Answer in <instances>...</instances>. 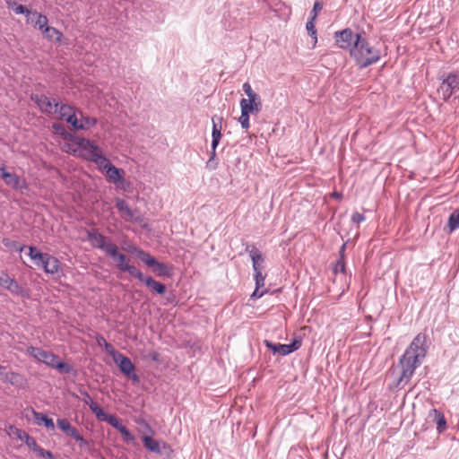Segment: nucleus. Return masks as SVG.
Masks as SVG:
<instances>
[{
	"instance_id": "nucleus-1",
	"label": "nucleus",
	"mask_w": 459,
	"mask_h": 459,
	"mask_svg": "<svg viewBox=\"0 0 459 459\" xmlns=\"http://www.w3.org/2000/svg\"><path fill=\"white\" fill-rule=\"evenodd\" d=\"M31 100L35 101L42 112L65 119L74 130H88L97 124L96 118L85 117L81 111L74 110L69 105L59 107L55 100H51L45 95H33Z\"/></svg>"
},
{
	"instance_id": "nucleus-2",
	"label": "nucleus",
	"mask_w": 459,
	"mask_h": 459,
	"mask_svg": "<svg viewBox=\"0 0 459 459\" xmlns=\"http://www.w3.org/2000/svg\"><path fill=\"white\" fill-rule=\"evenodd\" d=\"M426 342V334L419 333L406 349L399 360L401 376L398 379V385L407 384L413 376L415 369L420 365V359L427 353Z\"/></svg>"
},
{
	"instance_id": "nucleus-3",
	"label": "nucleus",
	"mask_w": 459,
	"mask_h": 459,
	"mask_svg": "<svg viewBox=\"0 0 459 459\" xmlns=\"http://www.w3.org/2000/svg\"><path fill=\"white\" fill-rule=\"evenodd\" d=\"M62 150L91 160L97 165L107 164V158L103 156L100 147L93 142L84 138L74 137L71 143H64Z\"/></svg>"
},
{
	"instance_id": "nucleus-4",
	"label": "nucleus",
	"mask_w": 459,
	"mask_h": 459,
	"mask_svg": "<svg viewBox=\"0 0 459 459\" xmlns=\"http://www.w3.org/2000/svg\"><path fill=\"white\" fill-rule=\"evenodd\" d=\"M350 56L359 67L366 68L379 61L380 51L371 47L360 34H356L355 41L350 49Z\"/></svg>"
},
{
	"instance_id": "nucleus-5",
	"label": "nucleus",
	"mask_w": 459,
	"mask_h": 459,
	"mask_svg": "<svg viewBox=\"0 0 459 459\" xmlns=\"http://www.w3.org/2000/svg\"><path fill=\"white\" fill-rule=\"evenodd\" d=\"M26 353L39 362H42L50 368H56L61 373H69L71 367L61 361L56 354L42 350L41 348L30 346L26 350Z\"/></svg>"
},
{
	"instance_id": "nucleus-6",
	"label": "nucleus",
	"mask_w": 459,
	"mask_h": 459,
	"mask_svg": "<svg viewBox=\"0 0 459 459\" xmlns=\"http://www.w3.org/2000/svg\"><path fill=\"white\" fill-rule=\"evenodd\" d=\"M127 250L130 253H134L136 256L140 260H142L147 266L153 267V272L158 276H169L171 274V270L167 264L158 262L153 256H152L149 253L143 251V249L132 247Z\"/></svg>"
},
{
	"instance_id": "nucleus-7",
	"label": "nucleus",
	"mask_w": 459,
	"mask_h": 459,
	"mask_svg": "<svg viewBox=\"0 0 459 459\" xmlns=\"http://www.w3.org/2000/svg\"><path fill=\"white\" fill-rule=\"evenodd\" d=\"M437 91L445 101L454 95L456 97L459 93V72L445 74Z\"/></svg>"
},
{
	"instance_id": "nucleus-8",
	"label": "nucleus",
	"mask_w": 459,
	"mask_h": 459,
	"mask_svg": "<svg viewBox=\"0 0 459 459\" xmlns=\"http://www.w3.org/2000/svg\"><path fill=\"white\" fill-rule=\"evenodd\" d=\"M88 240L93 247L99 248L106 252L108 255H115L116 244L110 241L107 237L97 231L88 232Z\"/></svg>"
},
{
	"instance_id": "nucleus-9",
	"label": "nucleus",
	"mask_w": 459,
	"mask_h": 459,
	"mask_svg": "<svg viewBox=\"0 0 459 459\" xmlns=\"http://www.w3.org/2000/svg\"><path fill=\"white\" fill-rule=\"evenodd\" d=\"M114 362L119 368L120 371L131 379L134 383H139V377L135 374V367L129 358L120 353L117 355V358L114 359Z\"/></svg>"
},
{
	"instance_id": "nucleus-10",
	"label": "nucleus",
	"mask_w": 459,
	"mask_h": 459,
	"mask_svg": "<svg viewBox=\"0 0 459 459\" xmlns=\"http://www.w3.org/2000/svg\"><path fill=\"white\" fill-rule=\"evenodd\" d=\"M264 342L273 353H279L282 356L297 351L301 346V341L299 340H294L290 344L273 343L268 340H265Z\"/></svg>"
},
{
	"instance_id": "nucleus-11",
	"label": "nucleus",
	"mask_w": 459,
	"mask_h": 459,
	"mask_svg": "<svg viewBox=\"0 0 459 459\" xmlns=\"http://www.w3.org/2000/svg\"><path fill=\"white\" fill-rule=\"evenodd\" d=\"M334 39L339 48L351 49L355 41V35L351 29H344L334 33Z\"/></svg>"
},
{
	"instance_id": "nucleus-12",
	"label": "nucleus",
	"mask_w": 459,
	"mask_h": 459,
	"mask_svg": "<svg viewBox=\"0 0 459 459\" xmlns=\"http://www.w3.org/2000/svg\"><path fill=\"white\" fill-rule=\"evenodd\" d=\"M58 428L67 436L73 437L77 442H80L82 445H87V442L82 437V436L79 433L78 429L71 425V423L66 419H58L57 421Z\"/></svg>"
},
{
	"instance_id": "nucleus-13",
	"label": "nucleus",
	"mask_w": 459,
	"mask_h": 459,
	"mask_svg": "<svg viewBox=\"0 0 459 459\" xmlns=\"http://www.w3.org/2000/svg\"><path fill=\"white\" fill-rule=\"evenodd\" d=\"M116 429H117L123 436V439L126 442H132L134 440V437L131 432L122 424L121 420L114 414H108L105 420Z\"/></svg>"
},
{
	"instance_id": "nucleus-14",
	"label": "nucleus",
	"mask_w": 459,
	"mask_h": 459,
	"mask_svg": "<svg viewBox=\"0 0 459 459\" xmlns=\"http://www.w3.org/2000/svg\"><path fill=\"white\" fill-rule=\"evenodd\" d=\"M116 429H117L123 436V439L126 442H132L134 440V437L131 432L122 424L121 420L114 414H108L105 420Z\"/></svg>"
},
{
	"instance_id": "nucleus-15",
	"label": "nucleus",
	"mask_w": 459,
	"mask_h": 459,
	"mask_svg": "<svg viewBox=\"0 0 459 459\" xmlns=\"http://www.w3.org/2000/svg\"><path fill=\"white\" fill-rule=\"evenodd\" d=\"M116 207L126 221L132 222L138 221V218L135 217V212L129 207L126 201L119 198L116 199Z\"/></svg>"
},
{
	"instance_id": "nucleus-16",
	"label": "nucleus",
	"mask_w": 459,
	"mask_h": 459,
	"mask_svg": "<svg viewBox=\"0 0 459 459\" xmlns=\"http://www.w3.org/2000/svg\"><path fill=\"white\" fill-rule=\"evenodd\" d=\"M99 169L106 173L108 180L117 183L122 179V170L113 166L107 159V164L98 165Z\"/></svg>"
},
{
	"instance_id": "nucleus-17",
	"label": "nucleus",
	"mask_w": 459,
	"mask_h": 459,
	"mask_svg": "<svg viewBox=\"0 0 459 459\" xmlns=\"http://www.w3.org/2000/svg\"><path fill=\"white\" fill-rule=\"evenodd\" d=\"M0 170L2 171L1 178L7 186L15 189L24 186L25 183L19 176L5 171L4 168H0Z\"/></svg>"
},
{
	"instance_id": "nucleus-18",
	"label": "nucleus",
	"mask_w": 459,
	"mask_h": 459,
	"mask_svg": "<svg viewBox=\"0 0 459 459\" xmlns=\"http://www.w3.org/2000/svg\"><path fill=\"white\" fill-rule=\"evenodd\" d=\"M212 147L213 150L216 149L217 145L219 144V142H220V139L221 137V120H222V117H217V116H214L212 117Z\"/></svg>"
},
{
	"instance_id": "nucleus-19",
	"label": "nucleus",
	"mask_w": 459,
	"mask_h": 459,
	"mask_svg": "<svg viewBox=\"0 0 459 459\" xmlns=\"http://www.w3.org/2000/svg\"><path fill=\"white\" fill-rule=\"evenodd\" d=\"M240 108L249 114H257L262 108V102L261 100L251 102L250 100L242 99L240 100Z\"/></svg>"
},
{
	"instance_id": "nucleus-20",
	"label": "nucleus",
	"mask_w": 459,
	"mask_h": 459,
	"mask_svg": "<svg viewBox=\"0 0 459 459\" xmlns=\"http://www.w3.org/2000/svg\"><path fill=\"white\" fill-rule=\"evenodd\" d=\"M41 268H43L46 273L55 274L60 269V262L57 258L49 255Z\"/></svg>"
},
{
	"instance_id": "nucleus-21",
	"label": "nucleus",
	"mask_w": 459,
	"mask_h": 459,
	"mask_svg": "<svg viewBox=\"0 0 459 459\" xmlns=\"http://www.w3.org/2000/svg\"><path fill=\"white\" fill-rule=\"evenodd\" d=\"M30 22H33L35 27H38L41 33L45 31V28L49 26L47 16L38 13L37 11H33L31 19L30 18Z\"/></svg>"
},
{
	"instance_id": "nucleus-22",
	"label": "nucleus",
	"mask_w": 459,
	"mask_h": 459,
	"mask_svg": "<svg viewBox=\"0 0 459 459\" xmlns=\"http://www.w3.org/2000/svg\"><path fill=\"white\" fill-rule=\"evenodd\" d=\"M6 4L8 8L13 9V11L16 14H25L27 16V22H30V17L31 16L33 11L29 10L26 6L22 4H18L16 2L13 0H6Z\"/></svg>"
},
{
	"instance_id": "nucleus-23",
	"label": "nucleus",
	"mask_w": 459,
	"mask_h": 459,
	"mask_svg": "<svg viewBox=\"0 0 459 459\" xmlns=\"http://www.w3.org/2000/svg\"><path fill=\"white\" fill-rule=\"evenodd\" d=\"M32 414L34 417V420L38 425L43 424L46 428L54 429L55 424L52 419L48 418L47 415L38 412L36 411H32Z\"/></svg>"
},
{
	"instance_id": "nucleus-24",
	"label": "nucleus",
	"mask_w": 459,
	"mask_h": 459,
	"mask_svg": "<svg viewBox=\"0 0 459 459\" xmlns=\"http://www.w3.org/2000/svg\"><path fill=\"white\" fill-rule=\"evenodd\" d=\"M142 439H143V445L146 449H148L151 452L157 453V454L161 453V451H160L161 446H160V441L155 440L152 437L146 436V435L143 436Z\"/></svg>"
},
{
	"instance_id": "nucleus-25",
	"label": "nucleus",
	"mask_w": 459,
	"mask_h": 459,
	"mask_svg": "<svg viewBox=\"0 0 459 459\" xmlns=\"http://www.w3.org/2000/svg\"><path fill=\"white\" fill-rule=\"evenodd\" d=\"M147 287L151 288L152 291L162 295L166 291V286L159 281H156L152 277H147L143 280Z\"/></svg>"
},
{
	"instance_id": "nucleus-26",
	"label": "nucleus",
	"mask_w": 459,
	"mask_h": 459,
	"mask_svg": "<svg viewBox=\"0 0 459 459\" xmlns=\"http://www.w3.org/2000/svg\"><path fill=\"white\" fill-rule=\"evenodd\" d=\"M42 34L46 39L49 40H54L56 42H60L63 38V33L57 29L51 26L45 28V31L42 32Z\"/></svg>"
},
{
	"instance_id": "nucleus-27",
	"label": "nucleus",
	"mask_w": 459,
	"mask_h": 459,
	"mask_svg": "<svg viewBox=\"0 0 459 459\" xmlns=\"http://www.w3.org/2000/svg\"><path fill=\"white\" fill-rule=\"evenodd\" d=\"M5 431L9 437H15L23 442L27 436L29 435L26 431L20 429L13 425H9L6 428Z\"/></svg>"
},
{
	"instance_id": "nucleus-28",
	"label": "nucleus",
	"mask_w": 459,
	"mask_h": 459,
	"mask_svg": "<svg viewBox=\"0 0 459 459\" xmlns=\"http://www.w3.org/2000/svg\"><path fill=\"white\" fill-rule=\"evenodd\" d=\"M432 415L434 420L437 422L438 432H442L443 430H445L446 427V420L444 415L436 409L430 411L429 416L431 417Z\"/></svg>"
},
{
	"instance_id": "nucleus-29",
	"label": "nucleus",
	"mask_w": 459,
	"mask_h": 459,
	"mask_svg": "<svg viewBox=\"0 0 459 459\" xmlns=\"http://www.w3.org/2000/svg\"><path fill=\"white\" fill-rule=\"evenodd\" d=\"M4 381L10 383L13 385H18L22 384L23 377L22 375L16 373V372H6L4 374V377H2Z\"/></svg>"
},
{
	"instance_id": "nucleus-30",
	"label": "nucleus",
	"mask_w": 459,
	"mask_h": 459,
	"mask_svg": "<svg viewBox=\"0 0 459 459\" xmlns=\"http://www.w3.org/2000/svg\"><path fill=\"white\" fill-rule=\"evenodd\" d=\"M116 254L115 255H109L116 262H117V268L121 271V272H124V267L125 266H128L129 264L127 263L126 261V256L121 253H118V248L116 246Z\"/></svg>"
},
{
	"instance_id": "nucleus-31",
	"label": "nucleus",
	"mask_w": 459,
	"mask_h": 459,
	"mask_svg": "<svg viewBox=\"0 0 459 459\" xmlns=\"http://www.w3.org/2000/svg\"><path fill=\"white\" fill-rule=\"evenodd\" d=\"M315 16H312L311 19L307 21L306 24V29L308 34L313 38V48H315L317 43V31L315 26Z\"/></svg>"
},
{
	"instance_id": "nucleus-32",
	"label": "nucleus",
	"mask_w": 459,
	"mask_h": 459,
	"mask_svg": "<svg viewBox=\"0 0 459 459\" xmlns=\"http://www.w3.org/2000/svg\"><path fill=\"white\" fill-rule=\"evenodd\" d=\"M53 129L56 134H60L64 138V143H71L72 139L74 138L70 133H68L65 127L59 124H53Z\"/></svg>"
},
{
	"instance_id": "nucleus-33",
	"label": "nucleus",
	"mask_w": 459,
	"mask_h": 459,
	"mask_svg": "<svg viewBox=\"0 0 459 459\" xmlns=\"http://www.w3.org/2000/svg\"><path fill=\"white\" fill-rule=\"evenodd\" d=\"M90 409L99 420L104 421L108 414L95 402H91Z\"/></svg>"
},
{
	"instance_id": "nucleus-34",
	"label": "nucleus",
	"mask_w": 459,
	"mask_h": 459,
	"mask_svg": "<svg viewBox=\"0 0 459 459\" xmlns=\"http://www.w3.org/2000/svg\"><path fill=\"white\" fill-rule=\"evenodd\" d=\"M242 88L247 96V100H250L251 102H254L255 100H261L260 97L253 91L251 85L248 82H245Z\"/></svg>"
},
{
	"instance_id": "nucleus-35",
	"label": "nucleus",
	"mask_w": 459,
	"mask_h": 459,
	"mask_svg": "<svg viewBox=\"0 0 459 459\" xmlns=\"http://www.w3.org/2000/svg\"><path fill=\"white\" fill-rule=\"evenodd\" d=\"M448 227H449L450 232L454 231L455 230H456L459 227V209L455 211L449 216Z\"/></svg>"
},
{
	"instance_id": "nucleus-36",
	"label": "nucleus",
	"mask_w": 459,
	"mask_h": 459,
	"mask_svg": "<svg viewBox=\"0 0 459 459\" xmlns=\"http://www.w3.org/2000/svg\"><path fill=\"white\" fill-rule=\"evenodd\" d=\"M6 289L13 294L24 296L23 288L14 279L11 281Z\"/></svg>"
},
{
	"instance_id": "nucleus-37",
	"label": "nucleus",
	"mask_w": 459,
	"mask_h": 459,
	"mask_svg": "<svg viewBox=\"0 0 459 459\" xmlns=\"http://www.w3.org/2000/svg\"><path fill=\"white\" fill-rule=\"evenodd\" d=\"M123 269L124 272L129 273L133 277L138 279L141 281H143V280L145 279L143 277V273L134 265L129 264L128 266H125Z\"/></svg>"
},
{
	"instance_id": "nucleus-38",
	"label": "nucleus",
	"mask_w": 459,
	"mask_h": 459,
	"mask_svg": "<svg viewBox=\"0 0 459 459\" xmlns=\"http://www.w3.org/2000/svg\"><path fill=\"white\" fill-rule=\"evenodd\" d=\"M24 443L28 446L29 448H30L37 455L39 453V450H41V448H42L41 446H39L37 444L36 440L30 435L27 436V437L24 440Z\"/></svg>"
},
{
	"instance_id": "nucleus-39",
	"label": "nucleus",
	"mask_w": 459,
	"mask_h": 459,
	"mask_svg": "<svg viewBox=\"0 0 459 459\" xmlns=\"http://www.w3.org/2000/svg\"><path fill=\"white\" fill-rule=\"evenodd\" d=\"M249 116L250 114L246 112V111H243L241 110V115L238 118V122L240 123L241 126L245 129V130H248L249 127H250V124H249Z\"/></svg>"
},
{
	"instance_id": "nucleus-40",
	"label": "nucleus",
	"mask_w": 459,
	"mask_h": 459,
	"mask_svg": "<svg viewBox=\"0 0 459 459\" xmlns=\"http://www.w3.org/2000/svg\"><path fill=\"white\" fill-rule=\"evenodd\" d=\"M254 277L255 281V287H257V289L264 288L266 274H264L263 272H256V273H254Z\"/></svg>"
},
{
	"instance_id": "nucleus-41",
	"label": "nucleus",
	"mask_w": 459,
	"mask_h": 459,
	"mask_svg": "<svg viewBox=\"0 0 459 459\" xmlns=\"http://www.w3.org/2000/svg\"><path fill=\"white\" fill-rule=\"evenodd\" d=\"M249 253H250V257H251L253 263H255V261L256 263L264 262L263 255L260 253V251L256 247H252V249L250 250Z\"/></svg>"
},
{
	"instance_id": "nucleus-42",
	"label": "nucleus",
	"mask_w": 459,
	"mask_h": 459,
	"mask_svg": "<svg viewBox=\"0 0 459 459\" xmlns=\"http://www.w3.org/2000/svg\"><path fill=\"white\" fill-rule=\"evenodd\" d=\"M106 351L112 357L113 360L117 358V355H119L120 352L117 351L113 345H111L109 342H105L103 345Z\"/></svg>"
},
{
	"instance_id": "nucleus-43",
	"label": "nucleus",
	"mask_w": 459,
	"mask_h": 459,
	"mask_svg": "<svg viewBox=\"0 0 459 459\" xmlns=\"http://www.w3.org/2000/svg\"><path fill=\"white\" fill-rule=\"evenodd\" d=\"M13 279L6 273L2 272L0 273V285L6 289Z\"/></svg>"
},
{
	"instance_id": "nucleus-44",
	"label": "nucleus",
	"mask_w": 459,
	"mask_h": 459,
	"mask_svg": "<svg viewBox=\"0 0 459 459\" xmlns=\"http://www.w3.org/2000/svg\"><path fill=\"white\" fill-rule=\"evenodd\" d=\"M29 256L31 260L41 257V252L35 247H29Z\"/></svg>"
},
{
	"instance_id": "nucleus-45",
	"label": "nucleus",
	"mask_w": 459,
	"mask_h": 459,
	"mask_svg": "<svg viewBox=\"0 0 459 459\" xmlns=\"http://www.w3.org/2000/svg\"><path fill=\"white\" fill-rule=\"evenodd\" d=\"M334 272L335 273H344L345 272V263L343 258H340L334 266Z\"/></svg>"
},
{
	"instance_id": "nucleus-46",
	"label": "nucleus",
	"mask_w": 459,
	"mask_h": 459,
	"mask_svg": "<svg viewBox=\"0 0 459 459\" xmlns=\"http://www.w3.org/2000/svg\"><path fill=\"white\" fill-rule=\"evenodd\" d=\"M49 255V254H47V253H42L41 252V257L39 258H34L32 261L34 262V264L39 266V267H42L44 263H45V260H47V257Z\"/></svg>"
},
{
	"instance_id": "nucleus-47",
	"label": "nucleus",
	"mask_w": 459,
	"mask_h": 459,
	"mask_svg": "<svg viewBox=\"0 0 459 459\" xmlns=\"http://www.w3.org/2000/svg\"><path fill=\"white\" fill-rule=\"evenodd\" d=\"M351 221L354 222V223H360L362 221H365V216L358 212H354L351 216Z\"/></svg>"
},
{
	"instance_id": "nucleus-48",
	"label": "nucleus",
	"mask_w": 459,
	"mask_h": 459,
	"mask_svg": "<svg viewBox=\"0 0 459 459\" xmlns=\"http://www.w3.org/2000/svg\"><path fill=\"white\" fill-rule=\"evenodd\" d=\"M38 455L39 457H44V458H48V459H56L50 451L45 450L44 448H41V450H39V453L38 454Z\"/></svg>"
},
{
	"instance_id": "nucleus-49",
	"label": "nucleus",
	"mask_w": 459,
	"mask_h": 459,
	"mask_svg": "<svg viewBox=\"0 0 459 459\" xmlns=\"http://www.w3.org/2000/svg\"><path fill=\"white\" fill-rule=\"evenodd\" d=\"M323 4L319 1H316L313 7V15L316 19L317 13L322 10Z\"/></svg>"
},
{
	"instance_id": "nucleus-50",
	"label": "nucleus",
	"mask_w": 459,
	"mask_h": 459,
	"mask_svg": "<svg viewBox=\"0 0 459 459\" xmlns=\"http://www.w3.org/2000/svg\"><path fill=\"white\" fill-rule=\"evenodd\" d=\"M265 292H266V290H262V291H260V289H257V287H255V291L253 292V294L251 295V297H252V298H260V297H262Z\"/></svg>"
},
{
	"instance_id": "nucleus-51",
	"label": "nucleus",
	"mask_w": 459,
	"mask_h": 459,
	"mask_svg": "<svg viewBox=\"0 0 459 459\" xmlns=\"http://www.w3.org/2000/svg\"><path fill=\"white\" fill-rule=\"evenodd\" d=\"M262 264L263 263H256L255 261V263H253L254 273H256V272H262V270H263Z\"/></svg>"
},
{
	"instance_id": "nucleus-52",
	"label": "nucleus",
	"mask_w": 459,
	"mask_h": 459,
	"mask_svg": "<svg viewBox=\"0 0 459 459\" xmlns=\"http://www.w3.org/2000/svg\"><path fill=\"white\" fill-rule=\"evenodd\" d=\"M83 396H84L83 397L84 403L90 407L91 402H93V400L91 399V397L90 396V394L88 393H84Z\"/></svg>"
},
{
	"instance_id": "nucleus-53",
	"label": "nucleus",
	"mask_w": 459,
	"mask_h": 459,
	"mask_svg": "<svg viewBox=\"0 0 459 459\" xmlns=\"http://www.w3.org/2000/svg\"><path fill=\"white\" fill-rule=\"evenodd\" d=\"M96 341L100 346H103L107 342L106 339L101 335L97 336Z\"/></svg>"
},
{
	"instance_id": "nucleus-54",
	"label": "nucleus",
	"mask_w": 459,
	"mask_h": 459,
	"mask_svg": "<svg viewBox=\"0 0 459 459\" xmlns=\"http://www.w3.org/2000/svg\"><path fill=\"white\" fill-rule=\"evenodd\" d=\"M159 353L156 352V351H153L150 354V357L154 360V361H158L159 360Z\"/></svg>"
},
{
	"instance_id": "nucleus-55",
	"label": "nucleus",
	"mask_w": 459,
	"mask_h": 459,
	"mask_svg": "<svg viewBox=\"0 0 459 459\" xmlns=\"http://www.w3.org/2000/svg\"><path fill=\"white\" fill-rule=\"evenodd\" d=\"M332 196H333V198H336V199H341L342 195V194H341V193L333 192V193L332 194Z\"/></svg>"
},
{
	"instance_id": "nucleus-56",
	"label": "nucleus",
	"mask_w": 459,
	"mask_h": 459,
	"mask_svg": "<svg viewBox=\"0 0 459 459\" xmlns=\"http://www.w3.org/2000/svg\"><path fill=\"white\" fill-rule=\"evenodd\" d=\"M5 367L0 365V377H4V374H5Z\"/></svg>"
},
{
	"instance_id": "nucleus-57",
	"label": "nucleus",
	"mask_w": 459,
	"mask_h": 459,
	"mask_svg": "<svg viewBox=\"0 0 459 459\" xmlns=\"http://www.w3.org/2000/svg\"><path fill=\"white\" fill-rule=\"evenodd\" d=\"M24 248H25V246L21 247L20 249H19L20 252H22Z\"/></svg>"
},
{
	"instance_id": "nucleus-58",
	"label": "nucleus",
	"mask_w": 459,
	"mask_h": 459,
	"mask_svg": "<svg viewBox=\"0 0 459 459\" xmlns=\"http://www.w3.org/2000/svg\"><path fill=\"white\" fill-rule=\"evenodd\" d=\"M456 99H457V100H458V101H459V94H458V95H456Z\"/></svg>"
}]
</instances>
